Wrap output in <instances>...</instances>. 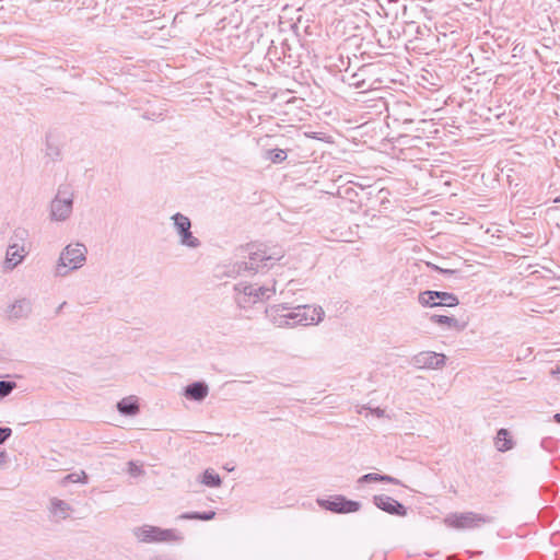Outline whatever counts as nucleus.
<instances>
[{
    "label": "nucleus",
    "instance_id": "obj_1",
    "mask_svg": "<svg viewBox=\"0 0 560 560\" xmlns=\"http://www.w3.org/2000/svg\"><path fill=\"white\" fill-rule=\"evenodd\" d=\"M85 260V247L81 244L67 246L60 255L59 268L73 270Z\"/></svg>",
    "mask_w": 560,
    "mask_h": 560
},
{
    "label": "nucleus",
    "instance_id": "obj_2",
    "mask_svg": "<svg viewBox=\"0 0 560 560\" xmlns=\"http://www.w3.org/2000/svg\"><path fill=\"white\" fill-rule=\"evenodd\" d=\"M135 536L141 542H162L175 538L173 530L162 529L151 525H143L137 528L135 530Z\"/></svg>",
    "mask_w": 560,
    "mask_h": 560
},
{
    "label": "nucleus",
    "instance_id": "obj_3",
    "mask_svg": "<svg viewBox=\"0 0 560 560\" xmlns=\"http://www.w3.org/2000/svg\"><path fill=\"white\" fill-rule=\"evenodd\" d=\"M485 522V517L474 512L452 513L444 518L447 526L456 529L477 527Z\"/></svg>",
    "mask_w": 560,
    "mask_h": 560
},
{
    "label": "nucleus",
    "instance_id": "obj_4",
    "mask_svg": "<svg viewBox=\"0 0 560 560\" xmlns=\"http://www.w3.org/2000/svg\"><path fill=\"white\" fill-rule=\"evenodd\" d=\"M319 505L335 513H352L360 509L359 502L348 500L340 495L332 497L327 500H322L319 501Z\"/></svg>",
    "mask_w": 560,
    "mask_h": 560
},
{
    "label": "nucleus",
    "instance_id": "obj_5",
    "mask_svg": "<svg viewBox=\"0 0 560 560\" xmlns=\"http://www.w3.org/2000/svg\"><path fill=\"white\" fill-rule=\"evenodd\" d=\"M72 210L71 195L61 196L59 192L51 203V215L54 219L60 221L68 218Z\"/></svg>",
    "mask_w": 560,
    "mask_h": 560
},
{
    "label": "nucleus",
    "instance_id": "obj_6",
    "mask_svg": "<svg viewBox=\"0 0 560 560\" xmlns=\"http://www.w3.org/2000/svg\"><path fill=\"white\" fill-rule=\"evenodd\" d=\"M174 223L182 235V242L183 244L195 247L197 246V238H195L191 233L189 232L190 229V221L187 217L177 213L173 217Z\"/></svg>",
    "mask_w": 560,
    "mask_h": 560
},
{
    "label": "nucleus",
    "instance_id": "obj_7",
    "mask_svg": "<svg viewBox=\"0 0 560 560\" xmlns=\"http://www.w3.org/2000/svg\"><path fill=\"white\" fill-rule=\"evenodd\" d=\"M374 502L381 510L399 516H405L407 511L402 504L388 495H376Z\"/></svg>",
    "mask_w": 560,
    "mask_h": 560
},
{
    "label": "nucleus",
    "instance_id": "obj_8",
    "mask_svg": "<svg viewBox=\"0 0 560 560\" xmlns=\"http://www.w3.org/2000/svg\"><path fill=\"white\" fill-rule=\"evenodd\" d=\"M417 361L424 368L436 369L445 364L446 357L442 353L428 351L420 353Z\"/></svg>",
    "mask_w": 560,
    "mask_h": 560
},
{
    "label": "nucleus",
    "instance_id": "obj_9",
    "mask_svg": "<svg viewBox=\"0 0 560 560\" xmlns=\"http://www.w3.org/2000/svg\"><path fill=\"white\" fill-rule=\"evenodd\" d=\"M25 248L20 245H11L7 250V258L5 264L9 268L15 267L18 264H20L24 256H25Z\"/></svg>",
    "mask_w": 560,
    "mask_h": 560
},
{
    "label": "nucleus",
    "instance_id": "obj_10",
    "mask_svg": "<svg viewBox=\"0 0 560 560\" xmlns=\"http://www.w3.org/2000/svg\"><path fill=\"white\" fill-rule=\"evenodd\" d=\"M431 320L438 325L447 327L450 329H456V330L464 329L466 326V323H462L460 320H458L455 317L444 316V315H433L431 317Z\"/></svg>",
    "mask_w": 560,
    "mask_h": 560
},
{
    "label": "nucleus",
    "instance_id": "obj_11",
    "mask_svg": "<svg viewBox=\"0 0 560 560\" xmlns=\"http://www.w3.org/2000/svg\"><path fill=\"white\" fill-rule=\"evenodd\" d=\"M185 395L195 400H201L208 395V387L202 383H194L186 387Z\"/></svg>",
    "mask_w": 560,
    "mask_h": 560
},
{
    "label": "nucleus",
    "instance_id": "obj_12",
    "mask_svg": "<svg viewBox=\"0 0 560 560\" xmlns=\"http://www.w3.org/2000/svg\"><path fill=\"white\" fill-rule=\"evenodd\" d=\"M118 410L127 416H133L139 411L138 400L135 397H127L117 405Z\"/></svg>",
    "mask_w": 560,
    "mask_h": 560
},
{
    "label": "nucleus",
    "instance_id": "obj_13",
    "mask_svg": "<svg viewBox=\"0 0 560 560\" xmlns=\"http://www.w3.org/2000/svg\"><path fill=\"white\" fill-rule=\"evenodd\" d=\"M438 300V306L455 307L459 304L458 298L448 292L439 291Z\"/></svg>",
    "mask_w": 560,
    "mask_h": 560
},
{
    "label": "nucleus",
    "instance_id": "obj_14",
    "mask_svg": "<svg viewBox=\"0 0 560 560\" xmlns=\"http://www.w3.org/2000/svg\"><path fill=\"white\" fill-rule=\"evenodd\" d=\"M495 446L501 452L509 451L512 447V441L509 438V433L506 430L501 429L498 432V435L495 439Z\"/></svg>",
    "mask_w": 560,
    "mask_h": 560
},
{
    "label": "nucleus",
    "instance_id": "obj_15",
    "mask_svg": "<svg viewBox=\"0 0 560 560\" xmlns=\"http://www.w3.org/2000/svg\"><path fill=\"white\" fill-rule=\"evenodd\" d=\"M68 512L69 506L65 502L54 501L51 503V514L56 521L67 517Z\"/></svg>",
    "mask_w": 560,
    "mask_h": 560
},
{
    "label": "nucleus",
    "instance_id": "obj_16",
    "mask_svg": "<svg viewBox=\"0 0 560 560\" xmlns=\"http://www.w3.org/2000/svg\"><path fill=\"white\" fill-rule=\"evenodd\" d=\"M201 482L207 487H219L221 478L213 469H207L202 475Z\"/></svg>",
    "mask_w": 560,
    "mask_h": 560
},
{
    "label": "nucleus",
    "instance_id": "obj_17",
    "mask_svg": "<svg viewBox=\"0 0 560 560\" xmlns=\"http://www.w3.org/2000/svg\"><path fill=\"white\" fill-rule=\"evenodd\" d=\"M439 291H425L419 295V302L423 306L435 307L438 306Z\"/></svg>",
    "mask_w": 560,
    "mask_h": 560
},
{
    "label": "nucleus",
    "instance_id": "obj_18",
    "mask_svg": "<svg viewBox=\"0 0 560 560\" xmlns=\"http://www.w3.org/2000/svg\"><path fill=\"white\" fill-rule=\"evenodd\" d=\"M360 481L361 482H365V481H389V482H394L395 480L392 477H388V476H381V475H377V474H368V475H364L363 477H361Z\"/></svg>",
    "mask_w": 560,
    "mask_h": 560
},
{
    "label": "nucleus",
    "instance_id": "obj_19",
    "mask_svg": "<svg viewBox=\"0 0 560 560\" xmlns=\"http://www.w3.org/2000/svg\"><path fill=\"white\" fill-rule=\"evenodd\" d=\"M270 160L273 163H280L283 162L287 159V153L282 149H273L269 152Z\"/></svg>",
    "mask_w": 560,
    "mask_h": 560
},
{
    "label": "nucleus",
    "instance_id": "obj_20",
    "mask_svg": "<svg viewBox=\"0 0 560 560\" xmlns=\"http://www.w3.org/2000/svg\"><path fill=\"white\" fill-rule=\"evenodd\" d=\"M15 384L11 382H0V397L7 396L13 388Z\"/></svg>",
    "mask_w": 560,
    "mask_h": 560
},
{
    "label": "nucleus",
    "instance_id": "obj_21",
    "mask_svg": "<svg viewBox=\"0 0 560 560\" xmlns=\"http://www.w3.org/2000/svg\"><path fill=\"white\" fill-rule=\"evenodd\" d=\"M86 479V475L84 471H81L79 474H71L65 477L66 482H79Z\"/></svg>",
    "mask_w": 560,
    "mask_h": 560
},
{
    "label": "nucleus",
    "instance_id": "obj_22",
    "mask_svg": "<svg viewBox=\"0 0 560 560\" xmlns=\"http://www.w3.org/2000/svg\"><path fill=\"white\" fill-rule=\"evenodd\" d=\"M254 248H256V246H250V254L254 255V257H252L253 260L255 261H262L265 259H268L269 257L266 256V253L264 250H253Z\"/></svg>",
    "mask_w": 560,
    "mask_h": 560
},
{
    "label": "nucleus",
    "instance_id": "obj_23",
    "mask_svg": "<svg viewBox=\"0 0 560 560\" xmlns=\"http://www.w3.org/2000/svg\"><path fill=\"white\" fill-rule=\"evenodd\" d=\"M214 512H209L207 514H192V515H187L186 517L187 518H198V520H211L214 517Z\"/></svg>",
    "mask_w": 560,
    "mask_h": 560
},
{
    "label": "nucleus",
    "instance_id": "obj_24",
    "mask_svg": "<svg viewBox=\"0 0 560 560\" xmlns=\"http://www.w3.org/2000/svg\"><path fill=\"white\" fill-rule=\"evenodd\" d=\"M11 434V429L9 428H5V429H1L0 428V443L4 442V440Z\"/></svg>",
    "mask_w": 560,
    "mask_h": 560
},
{
    "label": "nucleus",
    "instance_id": "obj_25",
    "mask_svg": "<svg viewBox=\"0 0 560 560\" xmlns=\"http://www.w3.org/2000/svg\"><path fill=\"white\" fill-rule=\"evenodd\" d=\"M312 138H315V136H312ZM316 139L324 140V138H317V137H316ZM325 141L328 143H332V139L330 137L326 138Z\"/></svg>",
    "mask_w": 560,
    "mask_h": 560
},
{
    "label": "nucleus",
    "instance_id": "obj_26",
    "mask_svg": "<svg viewBox=\"0 0 560 560\" xmlns=\"http://www.w3.org/2000/svg\"><path fill=\"white\" fill-rule=\"evenodd\" d=\"M555 420H556L558 423H560V413H556V415H555Z\"/></svg>",
    "mask_w": 560,
    "mask_h": 560
},
{
    "label": "nucleus",
    "instance_id": "obj_27",
    "mask_svg": "<svg viewBox=\"0 0 560 560\" xmlns=\"http://www.w3.org/2000/svg\"><path fill=\"white\" fill-rule=\"evenodd\" d=\"M555 202H560V198L555 199Z\"/></svg>",
    "mask_w": 560,
    "mask_h": 560
},
{
    "label": "nucleus",
    "instance_id": "obj_28",
    "mask_svg": "<svg viewBox=\"0 0 560 560\" xmlns=\"http://www.w3.org/2000/svg\"><path fill=\"white\" fill-rule=\"evenodd\" d=\"M560 373V371H558Z\"/></svg>",
    "mask_w": 560,
    "mask_h": 560
}]
</instances>
